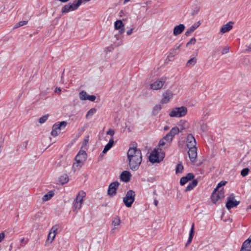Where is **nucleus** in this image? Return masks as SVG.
I'll list each match as a JSON object with an SVG mask.
<instances>
[{"mask_svg": "<svg viewBox=\"0 0 251 251\" xmlns=\"http://www.w3.org/2000/svg\"><path fill=\"white\" fill-rule=\"evenodd\" d=\"M173 97V93L170 91H167L163 94V98L161 100L162 103H167Z\"/></svg>", "mask_w": 251, "mask_h": 251, "instance_id": "a211bd4d", "label": "nucleus"}, {"mask_svg": "<svg viewBox=\"0 0 251 251\" xmlns=\"http://www.w3.org/2000/svg\"><path fill=\"white\" fill-rule=\"evenodd\" d=\"M80 5V0L79 1H75L72 4H68L62 8L61 12L66 13L71 11H74L77 9Z\"/></svg>", "mask_w": 251, "mask_h": 251, "instance_id": "0eeeda50", "label": "nucleus"}, {"mask_svg": "<svg viewBox=\"0 0 251 251\" xmlns=\"http://www.w3.org/2000/svg\"><path fill=\"white\" fill-rule=\"evenodd\" d=\"M24 241H25V238H22V239L20 240V241H21V242H22H22H24Z\"/></svg>", "mask_w": 251, "mask_h": 251, "instance_id": "bf43d9fd", "label": "nucleus"}, {"mask_svg": "<svg viewBox=\"0 0 251 251\" xmlns=\"http://www.w3.org/2000/svg\"><path fill=\"white\" fill-rule=\"evenodd\" d=\"M183 170V166L181 162L177 164L176 168V173H181Z\"/></svg>", "mask_w": 251, "mask_h": 251, "instance_id": "c9c22d12", "label": "nucleus"}, {"mask_svg": "<svg viewBox=\"0 0 251 251\" xmlns=\"http://www.w3.org/2000/svg\"><path fill=\"white\" fill-rule=\"evenodd\" d=\"M233 22H229L223 25V26L220 29V33L223 34L229 31L233 27Z\"/></svg>", "mask_w": 251, "mask_h": 251, "instance_id": "aec40b11", "label": "nucleus"}, {"mask_svg": "<svg viewBox=\"0 0 251 251\" xmlns=\"http://www.w3.org/2000/svg\"><path fill=\"white\" fill-rule=\"evenodd\" d=\"M166 81V78H161L154 82L152 83L151 85V88L153 90H159L164 84Z\"/></svg>", "mask_w": 251, "mask_h": 251, "instance_id": "9b49d317", "label": "nucleus"}, {"mask_svg": "<svg viewBox=\"0 0 251 251\" xmlns=\"http://www.w3.org/2000/svg\"><path fill=\"white\" fill-rule=\"evenodd\" d=\"M87 98V100H89L90 101H94L96 100V97L94 95H89L88 97Z\"/></svg>", "mask_w": 251, "mask_h": 251, "instance_id": "49530a36", "label": "nucleus"}, {"mask_svg": "<svg viewBox=\"0 0 251 251\" xmlns=\"http://www.w3.org/2000/svg\"><path fill=\"white\" fill-rule=\"evenodd\" d=\"M5 237V234L3 232L0 233V242H1Z\"/></svg>", "mask_w": 251, "mask_h": 251, "instance_id": "864d4df0", "label": "nucleus"}, {"mask_svg": "<svg viewBox=\"0 0 251 251\" xmlns=\"http://www.w3.org/2000/svg\"><path fill=\"white\" fill-rule=\"evenodd\" d=\"M181 45H176L173 48H172L169 52L168 56V57H173L177 55L179 53V49L180 48Z\"/></svg>", "mask_w": 251, "mask_h": 251, "instance_id": "412c9836", "label": "nucleus"}, {"mask_svg": "<svg viewBox=\"0 0 251 251\" xmlns=\"http://www.w3.org/2000/svg\"><path fill=\"white\" fill-rule=\"evenodd\" d=\"M187 108L185 106L176 107L170 112L169 115L171 117H182L187 114Z\"/></svg>", "mask_w": 251, "mask_h": 251, "instance_id": "7ed1b4c3", "label": "nucleus"}, {"mask_svg": "<svg viewBox=\"0 0 251 251\" xmlns=\"http://www.w3.org/2000/svg\"><path fill=\"white\" fill-rule=\"evenodd\" d=\"M249 173V168H246L243 169L241 171V175L243 176H246L247 175H248Z\"/></svg>", "mask_w": 251, "mask_h": 251, "instance_id": "79ce46f5", "label": "nucleus"}, {"mask_svg": "<svg viewBox=\"0 0 251 251\" xmlns=\"http://www.w3.org/2000/svg\"><path fill=\"white\" fill-rule=\"evenodd\" d=\"M96 109L95 108H91L87 112L86 114V118H87L89 117L92 116L96 112Z\"/></svg>", "mask_w": 251, "mask_h": 251, "instance_id": "58836bf2", "label": "nucleus"}, {"mask_svg": "<svg viewBox=\"0 0 251 251\" xmlns=\"http://www.w3.org/2000/svg\"><path fill=\"white\" fill-rule=\"evenodd\" d=\"M120 185L118 181H114L110 184L108 187L107 194L110 197L115 196L117 194V190Z\"/></svg>", "mask_w": 251, "mask_h": 251, "instance_id": "6e6552de", "label": "nucleus"}, {"mask_svg": "<svg viewBox=\"0 0 251 251\" xmlns=\"http://www.w3.org/2000/svg\"><path fill=\"white\" fill-rule=\"evenodd\" d=\"M194 224H193L192 225L191 229H190L189 238H188V240L185 245V247H187L191 244V243L192 241L193 238L194 237Z\"/></svg>", "mask_w": 251, "mask_h": 251, "instance_id": "a878e982", "label": "nucleus"}, {"mask_svg": "<svg viewBox=\"0 0 251 251\" xmlns=\"http://www.w3.org/2000/svg\"><path fill=\"white\" fill-rule=\"evenodd\" d=\"M224 197V189L222 188L218 191L217 193L214 194L212 193L211 196V199L213 203L216 202L219 200Z\"/></svg>", "mask_w": 251, "mask_h": 251, "instance_id": "f8f14e48", "label": "nucleus"}, {"mask_svg": "<svg viewBox=\"0 0 251 251\" xmlns=\"http://www.w3.org/2000/svg\"><path fill=\"white\" fill-rule=\"evenodd\" d=\"M128 164L130 169L136 171L138 170L142 161L141 151L135 147H130L127 152Z\"/></svg>", "mask_w": 251, "mask_h": 251, "instance_id": "f257e3e1", "label": "nucleus"}, {"mask_svg": "<svg viewBox=\"0 0 251 251\" xmlns=\"http://www.w3.org/2000/svg\"><path fill=\"white\" fill-rule=\"evenodd\" d=\"M198 184V181L196 179H193V181L190 183L185 189V192H188L193 189Z\"/></svg>", "mask_w": 251, "mask_h": 251, "instance_id": "cd10ccee", "label": "nucleus"}, {"mask_svg": "<svg viewBox=\"0 0 251 251\" xmlns=\"http://www.w3.org/2000/svg\"><path fill=\"white\" fill-rule=\"evenodd\" d=\"M227 183L226 181H221L217 185V188H220L222 186H224L226 185V184Z\"/></svg>", "mask_w": 251, "mask_h": 251, "instance_id": "a18cd8bd", "label": "nucleus"}, {"mask_svg": "<svg viewBox=\"0 0 251 251\" xmlns=\"http://www.w3.org/2000/svg\"><path fill=\"white\" fill-rule=\"evenodd\" d=\"M165 145L167 146V142L163 138H162L159 142L158 146L159 147H162Z\"/></svg>", "mask_w": 251, "mask_h": 251, "instance_id": "c03bdc74", "label": "nucleus"}, {"mask_svg": "<svg viewBox=\"0 0 251 251\" xmlns=\"http://www.w3.org/2000/svg\"><path fill=\"white\" fill-rule=\"evenodd\" d=\"M86 193L83 191H80L78 193L76 198L75 200L74 203V210H78L81 207V205L83 203V198L85 197Z\"/></svg>", "mask_w": 251, "mask_h": 251, "instance_id": "423d86ee", "label": "nucleus"}, {"mask_svg": "<svg viewBox=\"0 0 251 251\" xmlns=\"http://www.w3.org/2000/svg\"><path fill=\"white\" fill-rule=\"evenodd\" d=\"M130 176L131 174L129 172L127 171H124L121 173L120 175V178L122 181L127 182L130 180Z\"/></svg>", "mask_w": 251, "mask_h": 251, "instance_id": "4be33fe9", "label": "nucleus"}, {"mask_svg": "<svg viewBox=\"0 0 251 251\" xmlns=\"http://www.w3.org/2000/svg\"><path fill=\"white\" fill-rule=\"evenodd\" d=\"M201 25L200 22L195 23L193 25L188 28L185 33V35L188 36L190 34L193 32Z\"/></svg>", "mask_w": 251, "mask_h": 251, "instance_id": "5701e85b", "label": "nucleus"}, {"mask_svg": "<svg viewBox=\"0 0 251 251\" xmlns=\"http://www.w3.org/2000/svg\"><path fill=\"white\" fill-rule=\"evenodd\" d=\"M67 125V123L66 121L55 123L52 127L51 135L54 137L57 136L58 134L60 133V131L62 129H64Z\"/></svg>", "mask_w": 251, "mask_h": 251, "instance_id": "39448f33", "label": "nucleus"}, {"mask_svg": "<svg viewBox=\"0 0 251 251\" xmlns=\"http://www.w3.org/2000/svg\"><path fill=\"white\" fill-rule=\"evenodd\" d=\"M179 128L177 126L173 127L168 133L173 138L174 136L179 132Z\"/></svg>", "mask_w": 251, "mask_h": 251, "instance_id": "2f4dec72", "label": "nucleus"}, {"mask_svg": "<svg viewBox=\"0 0 251 251\" xmlns=\"http://www.w3.org/2000/svg\"><path fill=\"white\" fill-rule=\"evenodd\" d=\"M114 144V139L113 138H111L108 143L107 144L105 145L104 148L102 151L103 153H105L108 151H109L113 146Z\"/></svg>", "mask_w": 251, "mask_h": 251, "instance_id": "bb28decb", "label": "nucleus"}, {"mask_svg": "<svg viewBox=\"0 0 251 251\" xmlns=\"http://www.w3.org/2000/svg\"><path fill=\"white\" fill-rule=\"evenodd\" d=\"M240 251H251V240L248 239L243 243Z\"/></svg>", "mask_w": 251, "mask_h": 251, "instance_id": "b1692460", "label": "nucleus"}, {"mask_svg": "<svg viewBox=\"0 0 251 251\" xmlns=\"http://www.w3.org/2000/svg\"><path fill=\"white\" fill-rule=\"evenodd\" d=\"M121 224V220L119 217L117 216H116L112 218V226L114 227L111 230V233H114L115 232V230L117 228L118 226H120Z\"/></svg>", "mask_w": 251, "mask_h": 251, "instance_id": "dca6fc26", "label": "nucleus"}, {"mask_svg": "<svg viewBox=\"0 0 251 251\" xmlns=\"http://www.w3.org/2000/svg\"><path fill=\"white\" fill-rule=\"evenodd\" d=\"M185 25L183 24H179L176 26L173 29V35L177 36L182 33L185 29Z\"/></svg>", "mask_w": 251, "mask_h": 251, "instance_id": "f3484780", "label": "nucleus"}, {"mask_svg": "<svg viewBox=\"0 0 251 251\" xmlns=\"http://www.w3.org/2000/svg\"><path fill=\"white\" fill-rule=\"evenodd\" d=\"M89 95L84 91H81L79 93V99L82 100H87Z\"/></svg>", "mask_w": 251, "mask_h": 251, "instance_id": "473e14b6", "label": "nucleus"}, {"mask_svg": "<svg viewBox=\"0 0 251 251\" xmlns=\"http://www.w3.org/2000/svg\"><path fill=\"white\" fill-rule=\"evenodd\" d=\"M187 146L188 148L196 147L197 142L194 136L192 134H189L186 138Z\"/></svg>", "mask_w": 251, "mask_h": 251, "instance_id": "4468645a", "label": "nucleus"}, {"mask_svg": "<svg viewBox=\"0 0 251 251\" xmlns=\"http://www.w3.org/2000/svg\"><path fill=\"white\" fill-rule=\"evenodd\" d=\"M228 52H229V48L228 47H226L225 48H224V49L222 51V54H225L227 53Z\"/></svg>", "mask_w": 251, "mask_h": 251, "instance_id": "09e8293b", "label": "nucleus"}, {"mask_svg": "<svg viewBox=\"0 0 251 251\" xmlns=\"http://www.w3.org/2000/svg\"><path fill=\"white\" fill-rule=\"evenodd\" d=\"M163 138L167 142V147H169L173 140V137L168 133Z\"/></svg>", "mask_w": 251, "mask_h": 251, "instance_id": "72a5a7b5", "label": "nucleus"}, {"mask_svg": "<svg viewBox=\"0 0 251 251\" xmlns=\"http://www.w3.org/2000/svg\"><path fill=\"white\" fill-rule=\"evenodd\" d=\"M240 203V201H237L234 200V196L233 194L230 195L227 198L226 206L228 210L232 208L236 207Z\"/></svg>", "mask_w": 251, "mask_h": 251, "instance_id": "9d476101", "label": "nucleus"}, {"mask_svg": "<svg viewBox=\"0 0 251 251\" xmlns=\"http://www.w3.org/2000/svg\"><path fill=\"white\" fill-rule=\"evenodd\" d=\"M129 0H124V3H126V2H127V1H128Z\"/></svg>", "mask_w": 251, "mask_h": 251, "instance_id": "052dcab7", "label": "nucleus"}, {"mask_svg": "<svg viewBox=\"0 0 251 251\" xmlns=\"http://www.w3.org/2000/svg\"><path fill=\"white\" fill-rule=\"evenodd\" d=\"M27 242H28V240H26L25 242V244H27Z\"/></svg>", "mask_w": 251, "mask_h": 251, "instance_id": "338daca9", "label": "nucleus"}, {"mask_svg": "<svg viewBox=\"0 0 251 251\" xmlns=\"http://www.w3.org/2000/svg\"><path fill=\"white\" fill-rule=\"evenodd\" d=\"M59 181L62 184L67 183L69 181V177L68 175L65 174L61 176L59 178Z\"/></svg>", "mask_w": 251, "mask_h": 251, "instance_id": "7c9ffc66", "label": "nucleus"}, {"mask_svg": "<svg viewBox=\"0 0 251 251\" xmlns=\"http://www.w3.org/2000/svg\"><path fill=\"white\" fill-rule=\"evenodd\" d=\"M49 115L46 114L45 115H43L42 117H40L39 119V122L40 124H43L48 119Z\"/></svg>", "mask_w": 251, "mask_h": 251, "instance_id": "ea45409f", "label": "nucleus"}, {"mask_svg": "<svg viewBox=\"0 0 251 251\" xmlns=\"http://www.w3.org/2000/svg\"><path fill=\"white\" fill-rule=\"evenodd\" d=\"M194 176L192 173H188L187 175L183 177H182L180 180V184L183 186L185 185L188 181L193 179Z\"/></svg>", "mask_w": 251, "mask_h": 251, "instance_id": "6ab92c4d", "label": "nucleus"}, {"mask_svg": "<svg viewBox=\"0 0 251 251\" xmlns=\"http://www.w3.org/2000/svg\"><path fill=\"white\" fill-rule=\"evenodd\" d=\"M124 25L121 20H117L114 24V27L116 29H119V32L122 33L124 32L125 29L124 28Z\"/></svg>", "mask_w": 251, "mask_h": 251, "instance_id": "393cba45", "label": "nucleus"}, {"mask_svg": "<svg viewBox=\"0 0 251 251\" xmlns=\"http://www.w3.org/2000/svg\"><path fill=\"white\" fill-rule=\"evenodd\" d=\"M115 133L114 130L112 129H109L107 131L106 134L108 135H110L111 136H113Z\"/></svg>", "mask_w": 251, "mask_h": 251, "instance_id": "8fccbe9b", "label": "nucleus"}, {"mask_svg": "<svg viewBox=\"0 0 251 251\" xmlns=\"http://www.w3.org/2000/svg\"><path fill=\"white\" fill-rule=\"evenodd\" d=\"M179 131L182 132L184 129L188 127V123L184 120H181L178 124Z\"/></svg>", "mask_w": 251, "mask_h": 251, "instance_id": "c85d7f7f", "label": "nucleus"}, {"mask_svg": "<svg viewBox=\"0 0 251 251\" xmlns=\"http://www.w3.org/2000/svg\"><path fill=\"white\" fill-rule=\"evenodd\" d=\"M25 147H26V146L27 145V141L25 142Z\"/></svg>", "mask_w": 251, "mask_h": 251, "instance_id": "0e129e2a", "label": "nucleus"}, {"mask_svg": "<svg viewBox=\"0 0 251 251\" xmlns=\"http://www.w3.org/2000/svg\"><path fill=\"white\" fill-rule=\"evenodd\" d=\"M135 197V192L132 190H128L126 196L123 198V202L127 207H130L134 201Z\"/></svg>", "mask_w": 251, "mask_h": 251, "instance_id": "20e7f679", "label": "nucleus"}, {"mask_svg": "<svg viewBox=\"0 0 251 251\" xmlns=\"http://www.w3.org/2000/svg\"><path fill=\"white\" fill-rule=\"evenodd\" d=\"M61 90L60 87H56L55 90V92L58 93L61 92Z\"/></svg>", "mask_w": 251, "mask_h": 251, "instance_id": "6e6d98bb", "label": "nucleus"}, {"mask_svg": "<svg viewBox=\"0 0 251 251\" xmlns=\"http://www.w3.org/2000/svg\"><path fill=\"white\" fill-rule=\"evenodd\" d=\"M163 138L167 142V147H169L173 140V137L168 133Z\"/></svg>", "mask_w": 251, "mask_h": 251, "instance_id": "f704fd0d", "label": "nucleus"}, {"mask_svg": "<svg viewBox=\"0 0 251 251\" xmlns=\"http://www.w3.org/2000/svg\"><path fill=\"white\" fill-rule=\"evenodd\" d=\"M168 129V127L167 126L164 127V130H167Z\"/></svg>", "mask_w": 251, "mask_h": 251, "instance_id": "680f3d73", "label": "nucleus"}, {"mask_svg": "<svg viewBox=\"0 0 251 251\" xmlns=\"http://www.w3.org/2000/svg\"><path fill=\"white\" fill-rule=\"evenodd\" d=\"M27 23V21H20L15 25L14 26V28H18L20 26H22L23 25H26Z\"/></svg>", "mask_w": 251, "mask_h": 251, "instance_id": "a19ab883", "label": "nucleus"}, {"mask_svg": "<svg viewBox=\"0 0 251 251\" xmlns=\"http://www.w3.org/2000/svg\"><path fill=\"white\" fill-rule=\"evenodd\" d=\"M90 0H83L84 2H87L90 1Z\"/></svg>", "mask_w": 251, "mask_h": 251, "instance_id": "69168bd1", "label": "nucleus"}, {"mask_svg": "<svg viewBox=\"0 0 251 251\" xmlns=\"http://www.w3.org/2000/svg\"><path fill=\"white\" fill-rule=\"evenodd\" d=\"M80 0H77V1H79ZM83 0H80V4L82 3Z\"/></svg>", "mask_w": 251, "mask_h": 251, "instance_id": "e2e57ef3", "label": "nucleus"}, {"mask_svg": "<svg viewBox=\"0 0 251 251\" xmlns=\"http://www.w3.org/2000/svg\"><path fill=\"white\" fill-rule=\"evenodd\" d=\"M161 106L159 104H158V105H156L154 107H153V111H159L161 110Z\"/></svg>", "mask_w": 251, "mask_h": 251, "instance_id": "de8ad7c7", "label": "nucleus"}, {"mask_svg": "<svg viewBox=\"0 0 251 251\" xmlns=\"http://www.w3.org/2000/svg\"><path fill=\"white\" fill-rule=\"evenodd\" d=\"M87 157V154L85 151H80L75 157V160L77 164H80V167H81Z\"/></svg>", "mask_w": 251, "mask_h": 251, "instance_id": "1a4fd4ad", "label": "nucleus"}, {"mask_svg": "<svg viewBox=\"0 0 251 251\" xmlns=\"http://www.w3.org/2000/svg\"><path fill=\"white\" fill-rule=\"evenodd\" d=\"M165 157V153L162 151V149H154L150 154L149 160L152 163H159Z\"/></svg>", "mask_w": 251, "mask_h": 251, "instance_id": "f03ea898", "label": "nucleus"}, {"mask_svg": "<svg viewBox=\"0 0 251 251\" xmlns=\"http://www.w3.org/2000/svg\"><path fill=\"white\" fill-rule=\"evenodd\" d=\"M54 193L52 191H49L47 194H45L42 198L44 201H46L50 200L51 197L54 195Z\"/></svg>", "mask_w": 251, "mask_h": 251, "instance_id": "c756f323", "label": "nucleus"}, {"mask_svg": "<svg viewBox=\"0 0 251 251\" xmlns=\"http://www.w3.org/2000/svg\"><path fill=\"white\" fill-rule=\"evenodd\" d=\"M188 148L189 149L188 152L189 157L191 162L195 163L196 161L197 157V148L195 147Z\"/></svg>", "mask_w": 251, "mask_h": 251, "instance_id": "ddd939ff", "label": "nucleus"}, {"mask_svg": "<svg viewBox=\"0 0 251 251\" xmlns=\"http://www.w3.org/2000/svg\"><path fill=\"white\" fill-rule=\"evenodd\" d=\"M58 229V226L55 225L52 227L51 228L50 233H49L48 237V240L50 241V242L51 243L55 237V235L57 234V230Z\"/></svg>", "mask_w": 251, "mask_h": 251, "instance_id": "2eb2a0df", "label": "nucleus"}, {"mask_svg": "<svg viewBox=\"0 0 251 251\" xmlns=\"http://www.w3.org/2000/svg\"><path fill=\"white\" fill-rule=\"evenodd\" d=\"M158 203V201L156 199H154V204L155 206H157Z\"/></svg>", "mask_w": 251, "mask_h": 251, "instance_id": "13d9d810", "label": "nucleus"}, {"mask_svg": "<svg viewBox=\"0 0 251 251\" xmlns=\"http://www.w3.org/2000/svg\"><path fill=\"white\" fill-rule=\"evenodd\" d=\"M250 207L251 209V204L250 205Z\"/></svg>", "mask_w": 251, "mask_h": 251, "instance_id": "774afa93", "label": "nucleus"}, {"mask_svg": "<svg viewBox=\"0 0 251 251\" xmlns=\"http://www.w3.org/2000/svg\"><path fill=\"white\" fill-rule=\"evenodd\" d=\"M199 11H200V8L198 7H196L192 12V15H194L195 14H197L198 13V12H199Z\"/></svg>", "mask_w": 251, "mask_h": 251, "instance_id": "3c124183", "label": "nucleus"}, {"mask_svg": "<svg viewBox=\"0 0 251 251\" xmlns=\"http://www.w3.org/2000/svg\"><path fill=\"white\" fill-rule=\"evenodd\" d=\"M133 28H130V29L128 30L126 32L127 33V34L128 35H130L132 34V32H133Z\"/></svg>", "mask_w": 251, "mask_h": 251, "instance_id": "5fc2aeb1", "label": "nucleus"}, {"mask_svg": "<svg viewBox=\"0 0 251 251\" xmlns=\"http://www.w3.org/2000/svg\"><path fill=\"white\" fill-rule=\"evenodd\" d=\"M200 124L201 126V130L202 132H205L207 129V126L206 123H204L202 121H201L200 122Z\"/></svg>", "mask_w": 251, "mask_h": 251, "instance_id": "e433bc0d", "label": "nucleus"}, {"mask_svg": "<svg viewBox=\"0 0 251 251\" xmlns=\"http://www.w3.org/2000/svg\"><path fill=\"white\" fill-rule=\"evenodd\" d=\"M78 164H77V163L73 164V169L74 170V172L76 171L77 167H78Z\"/></svg>", "mask_w": 251, "mask_h": 251, "instance_id": "603ef678", "label": "nucleus"}, {"mask_svg": "<svg viewBox=\"0 0 251 251\" xmlns=\"http://www.w3.org/2000/svg\"><path fill=\"white\" fill-rule=\"evenodd\" d=\"M219 188H217V187L214 189V190H213V192L212 193H214V194L215 193H218V189Z\"/></svg>", "mask_w": 251, "mask_h": 251, "instance_id": "4d7b16f0", "label": "nucleus"}, {"mask_svg": "<svg viewBox=\"0 0 251 251\" xmlns=\"http://www.w3.org/2000/svg\"><path fill=\"white\" fill-rule=\"evenodd\" d=\"M197 62V59L196 57H193L189 59L187 62V66H194Z\"/></svg>", "mask_w": 251, "mask_h": 251, "instance_id": "4c0bfd02", "label": "nucleus"}, {"mask_svg": "<svg viewBox=\"0 0 251 251\" xmlns=\"http://www.w3.org/2000/svg\"><path fill=\"white\" fill-rule=\"evenodd\" d=\"M196 42V39L195 37H193L191 40L186 44V47H188L190 45H194Z\"/></svg>", "mask_w": 251, "mask_h": 251, "instance_id": "37998d69", "label": "nucleus"}]
</instances>
